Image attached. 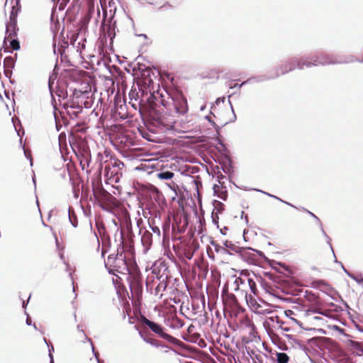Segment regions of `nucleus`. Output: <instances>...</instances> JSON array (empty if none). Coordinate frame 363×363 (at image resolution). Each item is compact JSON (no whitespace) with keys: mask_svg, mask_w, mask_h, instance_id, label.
I'll return each mask as SVG.
<instances>
[{"mask_svg":"<svg viewBox=\"0 0 363 363\" xmlns=\"http://www.w3.org/2000/svg\"><path fill=\"white\" fill-rule=\"evenodd\" d=\"M354 61H355V58L353 56H337L328 53H321L319 55L313 56L310 60H303L302 61H298L296 59H294L291 62L286 65V67L283 68L280 73L277 72L274 77H277L280 74H284L293 71L296 68L302 69L304 67H311V66L345 64L350 63Z\"/></svg>","mask_w":363,"mask_h":363,"instance_id":"1","label":"nucleus"},{"mask_svg":"<svg viewBox=\"0 0 363 363\" xmlns=\"http://www.w3.org/2000/svg\"><path fill=\"white\" fill-rule=\"evenodd\" d=\"M233 281H228L230 289L235 291L243 298L249 306L257 305L253 295L256 294L257 287L255 281L247 276L232 277Z\"/></svg>","mask_w":363,"mask_h":363,"instance_id":"2","label":"nucleus"},{"mask_svg":"<svg viewBox=\"0 0 363 363\" xmlns=\"http://www.w3.org/2000/svg\"><path fill=\"white\" fill-rule=\"evenodd\" d=\"M143 322L144 324L148 326L152 331L157 334L160 337L170 342H172L174 340V337L166 333L164 331V328L160 325L155 322H152L146 318H143Z\"/></svg>","mask_w":363,"mask_h":363,"instance_id":"3","label":"nucleus"},{"mask_svg":"<svg viewBox=\"0 0 363 363\" xmlns=\"http://www.w3.org/2000/svg\"><path fill=\"white\" fill-rule=\"evenodd\" d=\"M174 103L177 113L180 114H185L186 113H187V101L182 95H177L174 99Z\"/></svg>","mask_w":363,"mask_h":363,"instance_id":"4","label":"nucleus"},{"mask_svg":"<svg viewBox=\"0 0 363 363\" xmlns=\"http://www.w3.org/2000/svg\"><path fill=\"white\" fill-rule=\"evenodd\" d=\"M14 35V30L12 29V30H11V29H9V33L6 32V36L5 37V38L8 40H10V44L13 50H17L20 48V45L18 41L13 38L14 37L13 35Z\"/></svg>","mask_w":363,"mask_h":363,"instance_id":"5","label":"nucleus"},{"mask_svg":"<svg viewBox=\"0 0 363 363\" xmlns=\"http://www.w3.org/2000/svg\"><path fill=\"white\" fill-rule=\"evenodd\" d=\"M304 210L306 211H307L308 213H309L313 218H314L317 220V223L320 225V230H321V232H322L323 235H324V237L327 240V243L329 245V246H330L333 253H334L333 247H332L331 243H330V238L328 236V235L326 234L325 231L324 230V229L323 228V225H322L320 219L314 213H313L312 212H311V211H309L308 210H306V209H304ZM333 255H335V254H333Z\"/></svg>","mask_w":363,"mask_h":363,"instance_id":"6","label":"nucleus"},{"mask_svg":"<svg viewBox=\"0 0 363 363\" xmlns=\"http://www.w3.org/2000/svg\"><path fill=\"white\" fill-rule=\"evenodd\" d=\"M16 15L17 13L14 11V7L13 6L10 16V23L6 26L7 33H9V29L12 28L15 30L16 25Z\"/></svg>","mask_w":363,"mask_h":363,"instance_id":"7","label":"nucleus"},{"mask_svg":"<svg viewBox=\"0 0 363 363\" xmlns=\"http://www.w3.org/2000/svg\"><path fill=\"white\" fill-rule=\"evenodd\" d=\"M77 328V330H78L79 333H82V336L84 337V339H85V340H86L87 341H89V342H90L91 345L92 351H93V352H94V356H95V357H96V358L97 359L98 363H101V362H100L99 359L98 358V353H97V352H96L94 351V345H93V343H92V342H91V339H90V338H89V337L86 335V334H85V333H84V329L82 328V327L80 325H78Z\"/></svg>","mask_w":363,"mask_h":363,"instance_id":"8","label":"nucleus"},{"mask_svg":"<svg viewBox=\"0 0 363 363\" xmlns=\"http://www.w3.org/2000/svg\"><path fill=\"white\" fill-rule=\"evenodd\" d=\"M114 262H115L114 267H116L118 266L119 267H121V272L123 270H127L128 269L125 261L124 259V257H123L122 255H121L120 257L116 258Z\"/></svg>","mask_w":363,"mask_h":363,"instance_id":"9","label":"nucleus"},{"mask_svg":"<svg viewBox=\"0 0 363 363\" xmlns=\"http://www.w3.org/2000/svg\"><path fill=\"white\" fill-rule=\"evenodd\" d=\"M174 174L169 171L162 172L157 174V177L162 180H169L174 177Z\"/></svg>","mask_w":363,"mask_h":363,"instance_id":"10","label":"nucleus"},{"mask_svg":"<svg viewBox=\"0 0 363 363\" xmlns=\"http://www.w3.org/2000/svg\"><path fill=\"white\" fill-rule=\"evenodd\" d=\"M289 361V356L284 352L277 353V363H288Z\"/></svg>","mask_w":363,"mask_h":363,"instance_id":"11","label":"nucleus"},{"mask_svg":"<svg viewBox=\"0 0 363 363\" xmlns=\"http://www.w3.org/2000/svg\"><path fill=\"white\" fill-rule=\"evenodd\" d=\"M257 191H259V192H261V193H262V194H265V195H267V196H269V197H272V198H274V199H277V200L280 201L281 202H283V203H286V205H289V206H292V207L295 208V206H293L292 204H291V203H289V202H286V201H284V200L281 199L280 198H279V197H277V196H274V195L270 194L269 193H267V192L264 191H262V190H258V189H257Z\"/></svg>","mask_w":363,"mask_h":363,"instance_id":"12","label":"nucleus"},{"mask_svg":"<svg viewBox=\"0 0 363 363\" xmlns=\"http://www.w3.org/2000/svg\"><path fill=\"white\" fill-rule=\"evenodd\" d=\"M166 289V284H163V283H160L157 285V286L155 288V294L156 296H159L160 298H161L162 296V294H159V293L161 291H164Z\"/></svg>","mask_w":363,"mask_h":363,"instance_id":"13","label":"nucleus"},{"mask_svg":"<svg viewBox=\"0 0 363 363\" xmlns=\"http://www.w3.org/2000/svg\"><path fill=\"white\" fill-rule=\"evenodd\" d=\"M284 313H285L286 316L289 318L292 321H294L296 324H298V321L296 319H295L294 318H293V315H294V312L293 311L286 310V311H285Z\"/></svg>","mask_w":363,"mask_h":363,"instance_id":"14","label":"nucleus"},{"mask_svg":"<svg viewBox=\"0 0 363 363\" xmlns=\"http://www.w3.org/2000/svg\"><path fill=\"white\" fill-rule=\"evenodd\" d=\"M44 342L48 345V346L49 347V357H50V363H54V360H53V357H52V352L54 351V347L53 346H49L48 342H47V340L45 338L43 339Z\"/></svg>","mask_w":363,"mask_h":363,"instance_id":"15","label":"nucleus"},{"mask_svg":"<svg viewBox=\"0 0 363 363\" xmlns=\"http://www.w3.org/2000/svg\"><path fill=\"white\" fill-rule=\"evenodd\" d=\"M108 6H109V11L110 13H113V15L115 14L116 13V7L115 6V3L113 2V0H111L109 2H108Z\"/></svg>","mask_w":363,"mask_h":363,"instance_id":"16","label":"nucleus"},{"mask_svg":"<svg viewBox=\"0 0 363 363\" xmlns=\"http://www.w3.org/2000/svg\"><path fill=\"white\" fill-rule=\"evenodd\" d=\"M350 345L352 347H354L355 349L360 350L361 352H363V350L361 349V343L360 342L350 340Z\"/></svg>","mask_w":363,"mask_h":363,"instance_id":"17","label":"nucleus"},{"mask_svg":"<svg viewBox=\"0 0 363 363\" xmlns=\"http://www.w3.org/2000/svg\"><path fill=\"white\" fill-rule=\"evenodd\" d=\"M134 287H138L140 288V289H142L141 284L139 283V281L136 279H135V280L130 284V288L133 289Z\"/></svg>","mask_w":363,"mask_h":363,"instance_id":"18","label":"nucleus"},{"mask_svg":"<svg viewBox=\"0 0 363 363\" xmlns=\"http://www.w3.org/2000/svg\"><path fill=\"white\" fill-rule=\"evenodd\" d=\"M335 262L340 264L342 267V268L343 269V270L345 271V272L351 278H352L353 279H354L355 281H357V282H360V281H359L358 279H357L354 276L351 275L344 267V266L342 265V264L341 262H337V259L335 260Z\"/></svg>","mask_w":363,"mask_h":363,"instance_id":"19","label":"nucleus"},{"mask_svg":"<svg viewBox=\"0 0 363 363\" xmlns=\"http://www.w3.org/2000/svg\"><path fill=\"white\" fill-rule=\"evenodd\" d=\"M228 297L233 305H235V306L238 305V301H237V298L235 295L230 294L228 296Z\"/></svg>","mask_w":363,"mask_h":363,"instance_id":"20","label":"nucleus"},{"mask_svg":"<svg viewBox=\"0 0 363 363\" xmlns=\"http://www.w3.org/2000/svg\"><path fill=\"white\" fill-rule=\"evenodd\" d=\"M150 228L152 230V232L155 234H157L158 236L160 235V230L157 226H152L150 225Z\"/></svg>","mask_w":363,"mask_h":363,"instance_id":"21","label":"nucleus"},{"mask_svg":"<svg viewBox=\"0 0 363 363\" xmlns=\"http://www.w3.org/2000/svg\"><path fill=\"white\" fill-rule=\"evenodd\" d=\"M69 220L70 223H72V225H73V227L75 228L77 226V222L72 220L71 216H70V211H69Z\"/></svg>","mask_w":363,"mask_h":363,"instance_id":"22","label":"nucleus"},{"mask_svg":"<svg viewBox=\"0 0 363 363\" xmlns=\"http://www.w3.org/2000/svg\"><path fill=\"white\" fill-rule=\"evenodd\" d=\"M205 119H206L209 123H211L213 126L216 125V123L214 121H213L211 118V116H206L205 117Z\"/></svg>","mask_w":363,"mask_h":363,"instance_id":"23","label":"nucleus"},{"mask_svg":"<svg viewBox=\"0 0 363 363\" xmlns=\"http://www.w3.org/2000/svg\"><path fill=\"white\" fill-rule=\"evenodd\" d=\"M252 79H253V78L250 79H248V80H247V81H245V82H242L240 84H237V86H238L239 88H240V87H241L242 86H243L244 84H247V83H249L251 80H252ZM235 86H236V85H235Z\"/></svg>","mask_w":363,"mask_h":363,"instance_id":"24","label":"nucleus"},{"mask_svg":"<svg viewBox=\"0 0 363 363\" xmlns=\"http://www.w3.org/2000/svg\"><path fill=\"white\" fill-rule=\"evenodd\" d=\"M225 98H218L216 101V104H219L220 102H224Z\"/></svg>","mask_w":363,"mask_h":363,"instance_id":"25","label":"nucleus"},{"mask_svg":"<svg viewBox=\"0 0 363 363\" xmlns=\"http://www.w3.org/2000/svg\"><path fill=\"white\" fill-rule=\"evenodd\" d=\"M229 104H230V105L231 110H232V111H233V118H234V121H235V118H236V116H235V113H234L233 107V106H232V104H231V102H230V101H229Z\"/></svg>","mask_w":363,"mask_h":363,"instance_id":"26","label":"nucleus"},{"mask_svg":"<svg viewBox=\"0 0 363 363\" xmlns=\"http://www.w3.org/2000/svg\"><path fill=\"white\" fill-rule=\"evenodd\" d=\"M60 258L64 261L65 264H66L67 266V269H68L69 268V264L65 262V261L64 260V256L62 254H60Z\"/></svg>","mask_w":363,"mask_h":363,"instance_id":"27","label":"nucleus"},{"mask_svg":"<svg viewBox=\"0 0 363 363\" xmlns=\"http://www.w3.org/2000/svg\"><path fill=\"white\" fill-rule=\"evenodd\" d=\"M219 189V186L218 184H214L213 186V191H214V193H216L217 191V189Z\"/></svg>","mask_w":363,"mask_h":363,"instance_id":"28","label":"nucleus"},{"mask_svg":"<svg viewBox=\"0 0 363 363\" xmlns=\"http://www.w3.org/2000/svg\"><path fill=\"white\" fill-rule=\"evenodd\" d=\"M26 324L28 325H32L31 320L29 318H27V319H26Z\"/></svg>","mask_w":363,"mask_h":363,"instance_id":"29","label":"nucleus"},{"mask_svg":"<svg viewBox=\"0 0 363 363\" xmlns=\"http://www.w3.org/2000/svg\"><path fill=\"white\" fill-rule=\"evenodd\" d=\"M205 108H206V106H205V105H203V106H202L200 108V110H201V111H203Z\"/></svg>","mask_w":363,"mask_h":363,"instance_id":"30","label":"nucleus"},{"mask_svg":"<svg viewBox=\"0 0 363 363\" xmlns=\"http://www.w3.org/2000/svg\"><path fill=\"white\" fill-rule=\"evenodd\" d=\"M140 36H142V38H147V35L145 34H142Z\"/></svg>","mask_w":363,"mask_h":363,"instance_id":"31","label":"nucleus"},{"mask_svg":"<svg viewBox=\"0 0 363 363\" xmlns=\"http://www.w3.org/2000/svg\"><path fill=\"white\" fill-rule=\"evenodd\" d=\"M147 342H149V343H150V344H151V345H155V344H154V342H152V341H149V340H147Z\"/></svg>","mask_w":363,"mask_h":363,"instance_id":"32","label":"nucleus"},{"mask_svg":"<svg viewBox=\"0 0 363 363\" xmlns=\"http://www.w3.org/2000/svg\"><path fill=\"white\" fill-rule=\"evenodd\" d=\"M33 328H34L35 330H37V329H38V328H37V327H36V325H35V324H33Z\"/></svg>","mask_w":363,"mask_h":363,"instance_id":"33","label":"nucleus"},{"mask_svg":"<svg viewBox=\"0 0 363 363\" xmlns=\"http://www.w3.org/2000/svg\"><path fill=\"white\" fill-rule=\"evenodd\" d=\"M262 79H259V77H257V82L262 81Z\"/></svg>","mask_w":363,"mask_h":363,"instance_id":"34","label":"nucleus"},{"mask_svg":"<svg viewBox=\"0 0 363 363\" xmlns=\"http://www.w3.org/2000/svg\"><path fill=\"white\" fill-rule=\"evenodd\" d=\"M262 79H259V77H257V82L262 81Z\"/></svg>","mask_w":363,"mask_h":363,"instance_id":"35","label":"nucleus"},{"mask_svg":"<svg viewBox=\"0 0 363 363\" xmlns=\"http://www.w3.org/2000/svg\"><path fill=\"white\" fill-rule=\"evenodd\" d=\"M262 79H259V77H257V82L262 81Z\"/></svg>","mask_w":363,"mask_h":363,"instance_id":"36","label":"nucleus"},{"mask_svg":"<svg viewBox=\"0 0 363 363\" xmlns=\"http://www.w3.org/2000/svg\"><path fill=\"white\" fill-rule=\"evenodd\" d=\"M245 220L247 222L248 218H247V215L245 216Z\"/></svg>","mask_w":363,"mask_h":363,"instance_id":"37","label":"nucleus"},{"mask_svg":"<svg viewBox=\"0 0 363 363\" xmlns=\"http://www.w3.org/2000/svg\"><path fill=\"white\" fill-rule=\"evenodd\" d=\"M11 59L5 58V61L10 60Z\"/></svg>","mask_w":363,"mask_h":363,"instance_id":"38","label":"nucleus"},{"mask_svg":"<svg viewBox=\"0 0 363 363\" xmlns=\"http://www.w3.org/2000/svg\"><path fill=\"white\" fill-rule=\"evenodd\" d=\"M285 331H289V330L288 328L284 329Z\"/></svg>","mask_w":363,"mask_h":363,"instance_id":"39","label":"nucleus"},{"mask_svg":"<svg viewBox=\"0 0 363 363\" xmlns=\"http://www.w3.org/2000/svg\"><path fill=\"white\" fill-rule=\"evenodd\" d=\"M23 306L25 307V302L23 303Z\"/></svg>","mask_w":363,"mask_h":363,"instance_id":"40","label":"nucleus"},{"mask_svg":"<svg viewBox=\"0 0 363 363\" xmlns=\"http://www.w3.org/2000/svg\"><path fill=\"white\" fill-rule=\"evenodd\" d=\"M362 280H363V278H362Z\"/></svg>","mask_w":363,"mask_h":363,"instance_id":"41","label":"nucleus"}]
</instances>
